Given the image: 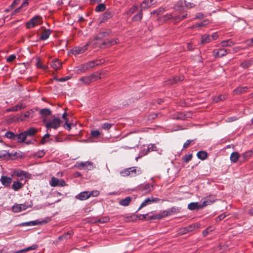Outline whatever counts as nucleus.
Here are the masks:
<instances>
[{"label":"nucleus","mask_w":253,"mask_h":253,"mask_svg":"<svg viewBox=\"0 0 253 253\" xmlns=\"http://www.w3.org/2000/svg\"><path fill=\"white\" fill-rule=\"evenodd\" d=\"M88 44H86L83 46H76L70 50V53L75 55L82 54L87 49Z\"/></svg>","instance_id":"4"},{"label":"nucleus","mask_w":253,"mask_h":253,"mask_svg":"<svg viewBox=\"0 0 253 253\" xmlns=\"http://www.w3.org/2000/svg\"><path fill=\"white\" fill-rule=\"evenodd\" d=\"M51 67L55 70L60 69L62 67V64H51Z\"/></svg>","instance_id":"53"},{"label":"nucleus","mask_w":253,"mask_h":253,"mask_svg":"<svg viewBox=\"0 0 253 253\" xmlns=\"http://www.w3.org/2000/svg\"><path fill=\"white\" fill-rule=\"evenodd\" d=\"M89 198L91 196L92 197H96L99 194V192L97 190H94L92 191H89Z\"/></svg>","instance_id":"48"},{"label":"nucleus","mask_w":253,"mask_h":253,"mask_svg":"<svg viewBox=\"0 0 253 253\" xmlns=\"http://www.w3.org/2000/svg\"><path fill=\"white\" fill-rule=\"evenodd\" d=\"M200 227V224L197 223H194L191 225H190L187 226V231L188 232H191L195 230L197 228H199Z\"/></svg>","instance_id":"35"},{"label":"nucleus","mask_w":253,"mask_h":253,"mask_svg":"<svg viewBox=\"0 0 253 253\" xmlns=\"http://www.w3.org/2000/svg\"><path fill=\"white\" fill-rule=\"evenodd\" d=\"M138 10V7L137 6H134L133 7H132V8H131L128 11V14H132L134 12L137 11Z\"/></svg>","instance_id":"56"},{"label":"nucleus","mask_w":253,"mask_h":253,"mask_svg":"<svg viewBox=\"0 0 253 253\" xmlns=\"http://www.w3.org/2000/svg\"><path fill=\"white\" fill-rule=\"evenodd\" d=\"M109 218L108 217H102L97 220V222L101 223H106L108 222Z\"/></svg>","instance_id":"50"},{"label":"nucleus","mask_w":253,"mask_h":253,"mask_svg":"<svg viewBox=\"0 0 253 253\" xmlns=\"http://www.w3.org/2000/svg\"><path fill=\"white\" fill-rule=\"evenodd\" d=\"M160 201V199L158 198H155L153 197H150L147 199H146L141 204L140 206L139 207L138 211H139L141 210L142 208L149 205H151L152 203H157L159 202Z\"/></svg>","instance_id":"3"},{"label":"nucleus","mask_w":253,"mask_h":253,"mask_svg":"<svg viewBox=\"0 0 253 253\" xmlns=\"http://www.w3.org/2000/svg\"><path fill=\"white\" fill-rule=\"evenodd\" d=\"M193 140H187L183 144V148H187L189 145L190 144V143L193 142Z\"/></svg>","instance_id":"59"},{"label":"nucleus","mask_w":253,"mask_h":253,"mask_svg":"<svg viewBox=\"0 0 253 253\" xmlns=\"http://www.w3.org/2000/svg\"><path fill=\"white\" fill-rule=\"evenodd\" d=\"M5 137L10 139H14L16 137L15 134L12 132L8 131L5 134Z\"/></svg>","instance_id":"43"},{"label":"nucleus","mask_w":253,"mask_h":253,"mask_svg":"<svg viewBox=\"0 0 253 253\" xmlns=\"http://www.w3.org/2000/svg\"><path fill=\"white\" fill-rule=\"evenodd\" d=\"M90 134L92 137L97 138L99 136L100 133L97 130H94L91 131Z\"/></svg>","instance_id":"45"},{"label":"nucleus","mask_w":253,"mask_h":253,"mask_svg":"<svg viewBox=\"0 0 253 253\" xmlns=\"http://www.w3.org/2000/svg\"><path fill=\"white\" fill-rule=\"evenodd\" d=\"M50 136V135L49 133H46V134H45L42 138L41 141V143L42 144H44L46 142V139L48 138Z\"/></svg>","instance_id":"49"},{"label":"nucleus","mask_w":253,"mask_h":253,"mask_svg":"<svg viewBox=\"0 0 253 253\" xmlns=\"http://www.w3.org/2000/svg\"><path fill=\"white\" fill-rule=\"evenodd\" d=\"M106 8V5L104 3H100L97 5L95 8V11L96 12H102L104 11Z\"/></svg>","instance_id":"36"},{"label":"nucleus","mask_w":253,"mask_h":253,"mask_svg":"<svg viewBox=\"0 0 253 253\" xmlns=\"http://www.w3.org/2000/svg\"><path fill=\"white\" fill-rule=\"evenodd\" d=\"M37 132V130L34 127H31L26 131H24V133L26 134V136H33Z\"/></svg>","instance_id":"27"},{"label":"nucleus","mask_w":253,"mask_h":253,"mask_svg":"<svg viewBox=\"0 0 253 253\" xmlns=\"http://www.w3.org/2000/svg\"><path fill=\"white\" fill-rule=\"evenodd\" d=\"M204 18V14L202 13H198L195 15V19H201Z\"/></svg>","instance_id":"62"},{"label":"nucleus","mask_w":253,"mask_h":253,"mask_svg":"<svg viewBox=\"0 0 253 253\" xmlns=\"http://www.w3.org/2000/svg\"><path fill=\"white\" fill-rule=\"evenodd\" d=\"M30 114L29 111H28L24 113L19 115L17 116V121H25L26 119L30 118Z\"/></svg>","instance_id":"15"},{"label":"nucleus","mask_w":253,"mask_h":253,"mask_svg":"<svg viewBox=\"0 0 253 253\" xmlns=\"http://www.w3.org/2000/svg\"><path fill=\"white\" fill-rule=\"evenodd\" d=\"M96 77L94 75H91L88 77H84L80 79V81L82 82L84 84H89L91 82L96 80Z\"/></svg>","instance_id":"6"},{"label":"nucleus","mask_w":253,"mask_h":253,"mask_svg":"<svg viewBox=\"0 0 253 253\" xmlns=\"http://www.w3.org/2000/svg\"><path fill=\"white\" fill-rule=\"evenodd\" d=\"M88 166H92V163L89 161L82 162L78 164V167L80 169H87Z\"/></svg>","instance_id":"19"},{"label":"nucleus","mask_w":253,"mask_h":253,"mask_svg":"<svg viewBox=\"0 0 253 253\" xmlns=\"http://www.w3.org/2000/svg\"><path fill=\"white\" fill-rule=\"evenodd\" d=\"M208 21L207 20H205L203 22L200 23H199V24H197L193 26L194 27H203V26H205V25H206L207 24H208Z\"/></svg>","instance_id":"52"},{"label":"nucleus","mask_w":253,"mask_h":253,"mask_svg":"<svg viewBox=\"0 0 253 253\" xmlns=\"http://www.w3.org/2000/svg\"><path fill=\"white\" fill-rule=\"evenodd\" d=\"M89 198V191H84L81 192L80 194L76 196V198L80 200H85Z\"/></svg>","instance_id":"13"},{"label":"nucleus","mask_w":253,"mask_h":253,"mask_svg":"<svg viewBox=\"0 0 253 253\" xmlns=\"http://www.w3.org/2000/svg\"><path fill=\"white\" fill-rule=\"evenodd\" d=\"M141 190L144 194L149 193L154 190V186L152 184L147 183L141 186Z\"/></svg>","instance_id":"8"},{"label":"nucleus","mask_w":253,"mask_h":253,"mask_svg":"<svg viewBox=\"0 0 253 253\" xmlns=\"http://www.w3.org/2000/svg\"><path fill=\"white\" fill-rule=\"evenodd\" d=\"M15 55H14V54L11 55L10 56H9L8 57H7L6 58V61L7 62H11L13 61V60L15 59Z\"/></svg>","instance_id":"55"},{"label":"nucleus","mask_w":253,"mask_h":253,"mask_svg":"<svg viewBox=\"0 0 253 253\" xmlns=\"http://www.w3.org/2000/svg\"><path fill=\"white\" fill-rule=\"evenodd\" d=\"M28 0H25L22 4L18 8H17V13L21 11L23 8H26L28 5Z\"/></svg>","instance_id":"40"},{"label":"nucleus","mask_w":253,"mask_h":253,"mask_svg":"<svg viewBox=\"0 0 253 253\" xmlns=\"http://www.w3.org/2000/svg\"><path fill=\"white\" fill-rule=\"evenodd\" d=\"M129 168L126 169L120 172V174L123 176H126L130 175Z\"/></svg>","instance_id":"42"},{"label":"nucleus","mask_w":253,"mask_h":253,"mask_svg":"<svg viewBox=\"0 0 253 253\" xmlns=\"http://www.w3.org/2000/svg\"><path fill=\"white\" fill-rule=\"evenodd\" d=\"M149 219H160L161 217H160V214L159 213V214H156V215L150 216L149 217Z\"/></svg>","instance_id":"63"},{"label":"nucleus","mask_w":253,"mask_h":253,"mask_svg":"<svg viewBox=\"0 0 253 253\" xmlns=\"http://www.w3.org/2000/svg\"><path fill=\"white\" fill-rule=\"evenodd\" d=\"M50 185L53 187L57 186H63L65 185V182L63 179H59L56 177H53L51 180Z\"/></svg>","instance_id":"5"},{"label":"nucleus","mask_w":253,"mask_h":253,"mask_svg":"<svg viewBox=\"0 0 253 253\" xmlns=\"http://www.w3.org/2000/svg\"><path fill=\"white\" fill-rule=\"evenodd\" d=\"M210 36L211 37V41L217 39L218 37L217 33H214L212 35H210Z\"/></svg>","instance_id":"64"},{"label":"nucleus","mask_w":253,"mask_h":253,"mask_svg":"<svg viewBox=\"0 0 253 253\" xmlns=\"http://www.w3.org/2000/svg\"><path fill=\"white\" fill-rule=\"evenodd\" d=\"M222 47L231 46L234 44V42L231 40L222 41L220 43Z\"/></svg>","instance_id":"28"},{"label":"nucleus","mask_w":253,"mask_h":253,"mask_svg":"<svg viewBox=\"0 0 253 253\" xmlns=\"http://www.w3.org/2000/svg\"><path fill=\"white\" fill-rule=\"evenodd\" d=\"M197 157L202 160H205L208 156V154L206 151H201L197 153Z\"/></svg>","instance_id":"26"},{"label":"nucleus","mask_w":253,"mask_h":253,"mask_svg":"<svg viewBox=\"0 0 253 253\" xmlns=\"http://www.w3.org/2000/svg\"><path fill=\"white\" fill-rule=\"evenodd\" d=\"M51 111L48 108H43L39 111L40 114L44 117L49 116L51 114Z\"/></svg>","instance_id":"22"},{"label":"nucleus","mask_w":253,"mask_h":253,"mask_svg":"<svg viewBox=\"0 0 253 253\" xmlns=\"http://www.w3.org/2000/svg\"><path fill=\"white\" fill-rule=\"evenodd\" d=\"M17 177H20L21 180L26 179L29 178V174L20 169H17Z\"/></svg>","instance_id":"12"},{"label":"nucleus","mask_w":253,"mask_h":253,"mask_svg":"<svg viewBox=\"0 0 253 253\" xmlns=\"http://www.w3.org/2000/svg\"><path fill=\"white\" fill-rule=\"evenodd\" d=\"M119 40L116 39H112V40H106L105 41L102 42L101 46H104L106 47H109L111 45H113L118 43Z\"/></svg>","instance_id":"11"},{"label":"nucleus","mask_w":253,"mask_h":253,"mask_svg":"<svg viewBox=\"0 0 253 253\" xmlns=\"http://www.w3.org/2000/svg\"><path fill=\"white\" fill-rule=\"evenodd\" d=\"M37 68L38 69H41L43 70H45L47 69H48V66L47 64H35Z\"/></svg>","instance_id":"46"},{"label":"nucleus","mask_w":253,"mask_h":253,"mask_svg":"<svg viewBox=\"0 0 253 253\" xmlns=\"http://www.w3.org/2000/svg\"><path fill=\"white\" fill-rule=\"evenodd\" d=\"M41 23L42 17L40 16H36L27 23L26 27L28 29H30Z\"/></svg>","instance_id":"2"},{"label":"nucleus","mask_w":253,"mask_h":253,"mask_svg":"<svg viewBox=\"0 0 253 253\" xmlns=\"http://www.w3.org/2000/svg\"><path fill=\"white\" fill-rule=\"evenodd\" d=\"M201 201L202 202V205L203 208L206 207L208 205L211 204L213 202V199H211V196L206 197L204 198H202Z\"/></svg>","instance_id":"14"},{"label":"nucleus","mask_w":253,"mask_h":253,"mask_svg":"<svg viewBox=\"0 0 253 253\" xmlns=\"http://www.w3.org/2000/svg\"><path fill=\"white\" fill-rule=\"evenodd\" d=\"M211 41V37L210 36V35L205 34L202 36V40L201 43V44H206L209 43Z\"/></svg>","instance_id":"24"},{"label":"nucleus","mask_w":253,"mask_h":253,"mask_svg":"<svg viewBox=\"0 0 253 253\" xmlns=\"http://www.w3.org/2000/svg\"><path fill=\"white\" fill-rule=\"evenodd\" d=\"M61 123V121L59 119L54 118L45 124V127L48 130L51 128L56 129L60 126Z\"/></svg>","instance_id":"1"},{"label":"nucleus","mask_w":253,"mask_h":253,"mask_svg":"<svg viewBox=\"0 0 253 253\" xmlns=\"http://www.w3.org/2000/svg\"><path fill=\"white\" fill-rule=\"evenodd\" d=\"M225 215L223 214H221L219 215H218L216 218V220L217 221H220L221 220H222V219H223L225 217Z\"/></svg>","instance_id":"61"},{"label":"nucleus","mask_w":253,"mask_h":253,"mask_svg":"<svg viewBox=\"0 0 253 253\" xmlns=\"http://www.w3.org/2000/svg\"><path fill=\"white\" fill-rule=\"evenodd\" d=\"M248 87H238L234 90V93L235 94H239L241 93H244L247 92Z\"/></svg>","instance_id":"25"},{"label":"nucleus","mask_w":253,"mask_h":253,"mask_svg":"<svg viewBox=\"0 0 253 253\" xmlns=\"http://www.w3.org/2000/svg\"><path fill=\"white\" fill-rule=\"evenodd\" d=\"M192 158V154L185 155L183 157V160L185 163H188L191 160Z\"/></svg>","instance_id":"44"},{"label":"nucleus","mask_w":253,"mask_h":253,"mask_svg":"<svg viewBox=\"0 0 253 253\" xmlns=\"http://www.w3.org/2000/svg\"><path fill=\"white\" fill-rule=\"evenodd\" d=\"M38 246L37 245H36V244L33 245L31 246H30L27 248H25L24 250L17 251V253H21L23 252H28V251H31L32 250H35L38 248Z\"/></svg>","instance_id":"34"},{"label":"nucleus","mask_w":253,"mask_h":253,"mask_svg":"<svg viewBox=\"0 0 253 253\" xmlns=\"http://www.w3.org/2000/svg\"><path fill=\"white\" fill-rule=\"evenodd\" d=\"M110 32L108 31L102 32L99 34V35L95 38V40L98 41L102 38L105 37L109 35Z\"/></svg>","instance_id":"33"},{"label":"nucleus","mask_w":253,"mask_h":253,"mask_svg":"<svg viewBox=\"0 0 253 253\" xmlns=\"http://www.w3.org/2000/svg\"><path fill=\"white\" fill-rule=\"evenodd\" d=\"M50 33L51 32L49 29H45L42 33L40 39L42 40H45L47 39L50 35Z\"/></svg>","instance_id":"23"},{"label":"nucleus","mask_w":253,"mask_h":253,"mask_svg":"<svg viewBox=\"0 0 253 253\" xmlns=\"http://www.w3.org/2000/svg\"><path fill=\"white\" fill-rule=\"evenodd\" d=\"M42 223L41 222L39 221L38 220H35V221H31L29 222H26L20 223L18 225V226H35L37 225H39Z\"/></svg>","instance_id":"18"},{"label":"nucleus","mask_w":253,"mask_h":253,"mask_svg":"<svg viewBox=\"0 0 253 253\" xmlns=\"http://www.w3.org/2000/svg\"><path fill=\"white\" fill-rule=\"evenodd\" d=\"M142 9H141L140 11L138 12L137 14L135 15L132 17L133 21H137L140 20L142 18V13L141 12Z\"/></svg>","instance_id":"39"},{"label":"nucleus","mask_w":253,"mask_h":253,"mask_svg":"<svg viewBox=\"0 0 253 253\" xmlns=\"http://www.w3.org/2000/svg\"><path fill=\"white\" fill-rule=\"evenodd\" d=\"M211 231V229L210 227L207 228V229H206L205 230H204L203 231V235L204 237L207 236L208 235L209 231Z\"/></svg>","instance_id":"58"},{"label":"nucleus","mask_w":253,"mask_h":253,"mask_svg":"<svg viewBox=\"0 0 253 253\" xmlns=\"http://www.w3.org/2000/svg\"><path fill=\"white\" fill-rule=\"evenodd\" d=\"M156 1L155 0H144L141 4V9H145L154 4Z\"/></svg>","instance_id":"9"},{"label":"nucleus","mask_w":253,"mask_h":253,"mask_svg":"<svg viewBox=\"0 0 253 253\" xmlns=\"http://www.w3.org/2000/svg\"><path fill=\"white\" fill-rule=\"evenodd\" d=\"M26 207L25 206H22V205L17 204V212H20L23 210H25Z\"/></svg>","instance_id":"54"},{"label":"nucleus","mask_w":253,"mask_h":253,"mask_svg":"<svg viewBox=\"0 0 253 253\" xmlns=\"http://www.w3.org/2000/svg\"><path fill=\"white\" fill-rule=\"evenodd\" d=\"M32 62L34 63H36V64L42 63V61L40 60V59L38 57L33 58L32 59Z\"/></svg>","instance_id":"60"},{"label":"nucleus","mask_w":253,"mask_h":253,"mask_svg":"<svg viewBox=\"0 0 253 253\" xmlns=\"http://www.w3.org/2000/svg\"><path fill=\"white\" fill-rule=\"evenodd\" d=\"M160 215L161 219L168 216L169 215H171V213H170L169 209L163 211L162 213H159Z\"/></svg>","instance_id":"38"},{"label":"nucleus","mask_w":253,"mask_h":253,"mask_svg":"<svg viewBox=\"0 0 253 253\" xmlns=\"http://www.w3.org/2000/svg\"><path fill=\"white\" fill-rule=\"evenodd\" d=\"M172 80L173 82L171 83V84H174L177 83L178 82L182 81L184 80V77L183 76H176L172 78H171L170 80Z\"/></svg>","instance_id":"37"},{"label":"nucleus","mask_w":253,"mask_h":253,"mask_svg":"<svg viewBox=\"0 0 253 253\" xmlns=\"http://www.w3.org/2000/svg\"><path fill=\"white\" fill-rule=\"evenodd\" d=\"M214 53L217 57H222L227 53V50L224 48L214 50Z\"/></svg>","instance_id":"17"},{"label":"nucleus","mask_w":253,"mask_h":253,"mask_svg":"<svg viewBox=\"0 0 253 253\" xmlns=\"http://www.w3.org/2000/svg\"><path fill=\"white\" fill-rule=\"evenodd\" d=\"M188 208L191 211L195 210H199L203 208L202 204H199L198 202L190 203L188 205Z\"/></svg>","instance_id":"10"},{"label":"nucleus","mask_w":253,"mask_h":253,"mask_svg":"<svg viewBox=\"0 0 253 253\" xmlns=\"http://www.w3.org/2000/svg\"><path fill=\"white\" fill-rule=\"evenodd\" d=\"M253 154V152L251 150L246 151L242 154L241 158H243V161L249 159Z\"/></svg>","instance_id":"30"},{"label":"nucleus","mask_w":253,"mask_h":253,"mask_svg":"<svg viewBox=\"0 0 253 253\" xmlns=\"http://www.w3.org/2000/svg\"><path fill=\"white\" fill-rule=\"evenodd\" d=\"M225 99V96L223 95H219L217 98H215L213 100L215 102H218L220 101L224 100Z\"/></svg>","instance_id":"47"},{"label":"nucleus","mask_w":253,"mask_h":253,"mask_svg":"<svg viewBox=\"0 0 253 253\" xmlns=\"http://www.w3.org/2000/svg\"><path fill=\"white\" fill-rule=\"evenodd\" d=\"M112 17V13L110 11L105 12L102 16L101 22H105Z\"/></svg>","instance_id":"32"},{"label":"nucleus","mask_w":253,"mask_h":253,"mask_svg":"<svg viewBox=\"0 0 253 253\" xmlns=\"http://www.w3.org/2000/svg\"><path fill=\"white\" fill-rule=\"evenodd\" d=\"M112 124H109L108 123H105L101 125V127L103 129L105 130H109L111 126H112Z\"/></svg>","instance_id":"41"},{"label":"nucleus","mask_w":253,"mask_h":253,"mask_svg":"<svg viewBox=\"0 0 253 253\" xmlns=\"http://www.w3.org/2000/svg\"><path fill=\"white\" fill-rule=\"evenodd\" d=\"M240 157L239 154L237 152H233L231 153L230 155V160L232 163H236Z\"/></svg>","instance_id":"21"},{"label":"nucleus","mask_w":253,"mask_h":253,"mask_svg":"<svg viewBox=\"0 0 253 253\" xmlns=\"http://www.w3.org/2000/svg\"><path fill=\"white\" fill-rule=\"evenodd\" d=\"M88 69L86 64H80L74 68V71L77 74H81Z\"/></svg>","instance_id":"7"},{"label":"nucleus","mask_w":253,"mask_h":253,"mask_svg":"<svg viewBox=\"0 0 253 253\" xmlns=\"http://www.w3.org/2000/svg\"><path fill=\"white\" fill-rule=\"evenodd\" d=\"M26 137V134L24 133V132H22L19 134H17V139L18 142H24Z\"/></svg>","instance_id":"31"},{"label":"nucleus","mask_w":253,"mask_h":253,"mask_svg":"<svg viewBox=\"0 0 253 253\" xmlns=\"http://www.w3.org/2000/svg\"><path fill=\"white\" fill-rule=\"evenodd\" d=\"M0 181L4 186H8L11 184L12 179L10 177L6 176H2L0 178Z\"/></svg>","instance_id":"16"},{"label":"nucleus","mask_w":253,"mask_h":253,"mask_svg":"<svg viewBox=\"0 0 253 253\" xmlns=\"http://www.w3.org/2000/svg\"><path fill=\"white\" fill-rule=\"evenodd\" d=\"M131 201V198L130 197H126L119 201V204L123 206H127L129 205Z\"/></svg>","instance_id":"20"},{"label":"nucleus","mask_w":253,"mask_h":253,"mask_svg":"<svg viewBox=\"0 0 253 253\" xmlns=\"http://www.w3.org/2000/svg\"><path fill=\"white\" fill-rule=\"evenodd\" d=\"M72 234L70 232H67L62 235L59 236L58 238L59 241H63L71 238Z\"/></svg>","instance_id":"29"},{"label":"nucleus","mask_w":253,"mask_h":253,"mask_svg":"<svg viewBox=\"0 0 253 253\" xmlns=\"http://www.w3.org/2000/svg\"><path fill=\"white\" fill-rule=\"evenodd\" d=\"M184 2H185V6L188 8H191L193 7L194 6V4L193 3H191L190 2H188L186 0H185Z\"/></svg>","instance_id":"57"},{"label":"nucleus","mask_w":253,"mask_h":253,"mask_svg":"<svg viewBox=\"0 0 253 253\" xmlns=\"http://www.w3.org/2000/svg\"><path fill=\"white\" fill-rule=\"evenodd\" d=\"M26 107V105L23 103H19L17 104V110L18 109L22 110L25 108Z\"/></svg>","instance_id":"51"}]
</instances>
